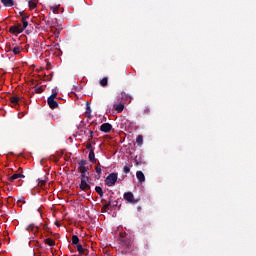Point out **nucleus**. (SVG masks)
Instances as JSON below:
<instances>
[{
    "instance_id": "obj_15",
    "label": "nucleus",
    "mask_w": 256,
    "mask_h": 256,
    "mask_svg": "<svg viewBox=\"0 0 256 256\" xmlns=\"http://www.w3.org/2000/svg\"><path fill=\"white\" fill-rule=\"evenodd\" d=\"M4 7H13L15 5L13 0H1Z\"/></svg>"
},
{
    "instance_id": "obj_41",
    "label": "nucleus",
    "mask_w": 256,
    "mask_h": 256,
    "mask_svg": "<svg viewBox=\"0 0 256 256\" xmlns=\"http://www.w3.org/2000/svg\"><path fill=\"white\" fill-rule=\"evenodd\" d=\"M89 135L91 138H93V130H89Z\"/></svg>"
},
{
    "instance_id": "obj_17",
    "label": "nucleus",
    "mask_w": 256,
    "mask_h": 256,
    "mask_svg": "<svg viewBox=\"0 0 256 256\" xmlns=\"http://www.w3.org/2000/svg\"><path fill=\"white\" fill-rule=\"evenodd\" d=\"M27 19H29V16H24L21 19L23 29H27V27L29 26V22H27Z\"/></svg>"
},
{
    "instance_id": "obj_27",
    "label": "nucleus",
    "mask_w": 256,
    "mask_h": 256,
    "mask_svg": "<svg viewBox=\"0 0 256 256\" xmlns=\"http://www.w3.org/2000/svg\"><path fill=\"white\" fill-rule=\"evenodd\" d=\"M21 47L20 46H15L13 49H12V52L14 53V55H19V53H21Z\"/></svg>"
},
{
    "instance_id": "obj_25",
    "label": "nucleus",
    "mask_w": 256,
    "mask_h": 256,
    "mask_svg": "<svg viewBox=\"0 0 256 256\" xmlns=\"http://www.w3.org/2000/svg\"><path fill=\"white\" fill-rule=\"evenodd\" d=\"M109 83V80L107 77H104L102 80H100L101 87H107V84Z\"/></svg>"
},
{
    "instance_id": "obj_44",
    "label": "nucleus",
    "mask_w": 256,
    "mask_h": 256,
    "mask_svg": "<svg viewBox=\"0 0 256 256\" xmlns=\"http://www.w3.org/2000/svg\"><path fill=\"white\" fill-rule=\"evenodd\" d=\"M32 85H35V81L34 80L32 81Z\"/></svg>"
},
{
    "instance_id": "obj_8",
    "label": "nucleus",
    "mask_w": 256,
    "mask_h": 256,
    "mask_svg": "<svg viewBox=\"0 0 256 256\" xmlns=\"http://www.w3.org/2000/svg\"><path fill=\"white\" fill-rule=\"evenodd\" d=\"M113 108L117 113H123V110L125 109V103L120 102L119 104H114Z\"/></svg>"
},
{
    "instance_id": "obj_28",
    "label": "nucleus",
    "mask_w": 256,
    "mask_h": 256,
    "mask_svg": "<svg viewBox=\"0 0 256 256\" xmlns=\"http://www.w3.org/2000/svg\"><path fill=\"white\" fill-rule=\"evenodd\" d=\"M37 181H38L39 187H43L47 183V179L38 178Z\"/></svg>"
},
{
    "instance_id": "obj_3",
    "label": "nucleus",
    "mask_w": 256,
    "mask_h": 256,
    "mask_svg": "<svg viewBox=\"0 0 256 256\" xmlns=\"http://www.w3.org/2000/svg\"><path fill=\"white\" fill-rule=\"evenodd\" d=\"M86 165H87V160H80L78 162V170L81 175L87 174V172L89 171V167H87Z\"/></svg>"
},
{
    "instance_id": "obj_40",
    "label": "nucleus",
    "mask_w": 256,
    "mask_h": 256,
    "mask_svg": "<svg viewBox=\"0 0 256 256\" xmlns=\"http://www.w3.org/2000/svg\"><path fill=\"white\" fill-rule=\"evenodd\" d=\"M105 205H108V208H109V207H112V202H111V200H109V202H108L107 204H105Z\"/></svg>"
},
{
    "instance_id": "obj_38",
    "label": "nucleus",
    "mask_w": 256,
    "mask_h": 256,
    "mask_svg": "<svg viewBox=\"0 0 256 256\" xmlns=\"http://www.w3.org/2000/svg\"><path fill=\"white\" fill-rule=\"evenodd\" d=\"M52 93H56V95H59V92L57 91V88L52 89Z\"/></svg>"
},
{
    "instance_id": "obj_19",
    "label": "nucleus",
    "mask_w": 256,
    "mask_h": 256,
    "mask_svg": "<svg viewBox=\"0 0 256 256\" xmlns=\"http://www.w3.org/2000/svg\"><path fill=\"white\" fill-rule=\"evenodd\" d=\"M44 243H46V245H49V247H55V240H53L51 238L45 239Z\"/></svg>"
},
{
    "instance_id": "obj_45",
    "label": "nucleus",
    "mask_w": 256,
    "mask_h": 256,
    "mask_svg": "<svg viewBox=\"0 0 256 256\" xmlns=\"http://www.w3.org/2000/svg\"><path fill=\"white\" fill-rule=\"evenodd\" d=\"M46 25H49V21H46Z\"/></svg>"
},
{
    "instance_id": "obj_13",
    "label": "nucleus",
    "mask_w": 256,
    "mask_h": 256,
    "mask_svg": "<svg viewBox=\"0 0 256 256\" xmlns=\"http://www.w3.org/2000/svg\"><path fill=\"white\" fill-rule=\"evenodd\" d=\"M88 159L90 163H97V160L95 159V150L89 152Z\"/></svg>"
},
{
    "instance_id": "obj_43",
    "label": "nucleus",
    "mask_w": 256,
    "mask_h": 256,
    "mask_svg": "<svg viewBox=\"0 0 256 256\" xmlns=\"http://www.w3.org/2000/svg\"><path fill=\"white\" fill-rule=\"evenodd\" d=\"M144 111H145L146 114L149 113V109L148 108H146Z\"/></svg>"
},
{
    "instance_id": "obj_18",
    "label": "nucleus",
    "mask_w": 256,
    "mask_h": 256,
    "mask_svg": "<svg viewBox=\"0 0 256 256\" xmlns=\"http://www.w3.org/2000/svg\"><path fill=\"white\" fill-rule=\"evenodd\" d=\"M27 231H31L32 233H37V231H39V228L37 226H35L34 224H30L27 227Z\"/></svg>"
},
{
    "instance_id": "obj_12",
    "label": "nucleus",
    "mask_w": 256,
    "mask_h": 256,
    "mask_svg": "<svg viewBox=\"0 0 256 256\" xmlns=\"http://www.w3.org/2000/svg\"><path fill=\"white\" fill-rule=\"evenodd\" d=\"M136 177H137L139 183H145V174L142 171H137Z\"/></svg>"
},
{
    "instance_id": "obj_10",
    "label": "nucleus",
    "mask_w": 256,
    "mask_h": 256,
    "mask_svg": "<svg viewBox=\"0 0 256 256\" xmlns=\"http://www.w3.org/2000/svg\"><path fill=\"white\" fill-rule=\"evenodd\" d=\"M47 103H48L50 109H57V107H59V103H57V101H55L51 98L47 99Z\"/></svg>"
},
{
    "instance_id": "obj_32",
    "label": "nucleus",
    "mask_w": 256,
    "mask_h": 256,
    "mask_svg": "<svg viewBox=\"0 0 256 256\" xmlns=\"http://www.w3.org/2000/svg\"><path fill=\"white\" fill-rule=\"evenodd\" d=\"M86 149H88L90 151H95V148H93V145L91 143L86 144Z\"/></svg>"
},
{
    "instance_id": "obj_21",
    "label": "nucleus",
    "mask_w": 256,
    "mask_h": 256,
    "mask_svg": "<svg viewBox=\"0 0 256 256\" xmlns=\"http://www.w3.org/2000/svg\"><path fill=\"white\" fill-rule=\"evenodd\" d=\"M136 143H137L138 147H141L143 145V135L137 136Z\"/></svg>"
},
{
    "instance_id": "obj_36",
    "label": "nucleus",
    "mask_w": 256,
    "mask_h": 256,
    "mask_svg": "<svg viewBox=\"0 0 256 256\" xmlns=\"http://www.w3.org/2000/svg\"><path fill=\"white\" fill-rule=\"evenodd\" d=\"M107 209H109V205H104L102 207V213H107Z\"/></svg>"
},
{
    "instance_id": "obj_22",
    "label": "nucleus",
    "mask_w": 256,
    "mask_h": 256,
    "mask_svg": "<svg viewBox=\"0 0 256 256\" xmlns=\"http://www.w3.org/2000/svg\"><path fill=\"white\" fill-rule=\"evenodd\" d=\"M95 172L97 173V175H101V173H103L100 162H98L97 165L95 166Z\"/></svg>"
},
{
    "instance_id": "obj_11",
    "label": "nucleus",
    "mask_w": 256,
    "mask_h": 256,
    "mask_svg": "<svg viewBox=\"0 0 256 256\" xmlns=\"http://www.w3.org/2000/svg\"><path fill=\"white\" fill-rule=\"evenodd\" d=\"M9 33H11L12 35H19L21 34V30L17 28L16 25H13L9 28Z\"/></svg>"
},
{
    "instance_id": "obj_16",
    "label": "nucleus",
    "mask_w": 256,
    "mask_h": 256,
    "mask_svg": "<svg viewBox=\"0 0 256 256\" xmlns=\"http://www.w3.org/2000/svg\"><path fill=\"white\" fill-rule=\"evenodd\" d=\"M19 101H21L20 97L12 96L10 98V103H12V105H14V106L19 105Z\"/></svg>"
},
{
    "instance_id": "obj_1",
    "label": "nucleus",
    "mask_w": 256,
    "mask_h": 256,
    "mask_svg": "<svg viewBox=\"0 0 256 256\" xmlns=\"http://www.w3.org/2000/svg\"><path fill=\"white\" fill-rule=\"evenodd\" d=\"M120 245L125 247L126 249L131 247V236L127 235L126 233H120Z\"/></svg>"
},
{
    "instance_id": "obj_9",
    "label": "nucleus",
    "mask_w": 256,
    "mask_h": 256,
    "mask_svg": "<svg viewBox=\"0 0 256 256\" xmlns=\"http://www.w3.org/2000/svg\"><path fill=\"white\" fill-rule=\"evenodd\" d=\"M76 249L79 255H89V250L83 248V245L77 244Z\"/></svg>"
},
{
    "instance_id": "obj_14",
    "label": "nucleus",
    "mask_w": 256,
    "mask_h": 256,
    "mask_svg": "<svg viewBox=\"0 0 256 256\" xmlns=\"http://www.w3.org/2000/svg\"><path fill=\"white\" fill-rule=\"evenodd\" d=\"M39 1L37 0H28V7L29 9H36Z\"/></svg>"
},
{
    "instance_id": "obj_29",
    "label": "nucleus",
    "mask_w": 256,
    "mask_h": 256,
    "mask_svg": "<svg viewBox=\"0 0 256 256\" xmlns=\"http://www.w3.org/2000/svg\"><path fill=\"white\" fill-rule=\"evenodd\" d=\"M50 9L54 15L59 13V6H51Z\"/></svg>"
},
{
    "instance_id": "obj_23",
    "label": "nucleus",
    "mask_w": 256,
    "mask_h": 256,
    "mask_svg": "<svg viewBox=\"0 0 256 256\" xmlns=\"http://www.w3.org/2000/svg\"><path fill=\"white\" fill-rule=\"evenodd\" d=\"M95 191L99 195V197H103V188H101V186H96Z\"/></svg>"
},
{
    "instance_id": "obj_31",
    "label": "nucleus",
    "mask_w": 256,
    "mask_h": 256,
    "mask_svg": "<svg viewBox=\"0 0 256 256\" xmlns=\"http://www.w3.org/2000/svg\"><path fill=\"white\" fill-rule=\"evenodd\" d=\"M81 181H89V176L87 174H81Z\"/></svg>"
},
{
    "instance_id": "obj_4",
    "label": "nucleus",
    "mask_w": 256,
    "mask_h": 256,
    "mask_svg": "<svg viewBox=\"0 0 256 256\" xmlns=\"http://www.w3.org/2000/svg\"><path fill=\"white\" fill-rule=\"evenodd\" d=\"M112 129L113 126L110 123H104L100 126V131H102V133H111Z\"/></svg>"
},
{
    "instance_id": "obj_33",
    "label": "nucleus",
    "mask_w": 256,
    "mask_h": 256,
    "mask_svg": "<svg viewBox=\"0 0 256 256\" xmlns=\"http://www.w3.org/2000/svg\"><path fill=\"white\" fill-rule=\"evenodd\" d=\"M35 93H43V87H37L35 86Z\"/></svg>"
},
{
    "instance_id": "obj_35",
    "label": "nucleus",
    "mask_w": 256,
    "mask_h": 256,
    "mask_svg": "<svg viewBox=\"0 0 256 256\" xmlns=\"http://www.w3.org/2000/svg\"><path fill=\"white\" fill-rule=\"evenodd\" d=\"M48 99H53V100L57 99V93H52V94L48 97Z\"/></svg>"
},
{
    "instance_id": "obj_6",
    "label": "nucleus",
    "mask_w": 256,
    "mask_h": 256,
    "mask_svg": "<svg viewBox=\"0 0 256 256\" xmlns=\"http://www.w3.org/2000/svg\"><path fill=\"white\" fill-rule=\"evenodd\" d=\"M81 191H89L91 189V185H89V181L82 180L79 185Z\"/></svg>"
},
{
    "instance_id": "obj_37",
    "label": "nucleus",
    "mask_w": 256,
    "mask_h": 256,
    "mask_svg": "<svg viewBox=\"0 0 256 256\" xmlns=\"http://www.w3.org/2000/svg\"><path fill=\"white\" fill-rule=\"evenodd\" d=\"M17 203H25V197L18 198Z\"/></svg>"
},
{
    "instance_id": "obj_5",
    "label": "nucleus",
    "mask_w": 256,
    "mask_h": 256,
    "mask_svg": "<svg viewBox=\"0 0 256 256\" xmlns=\"http://www.w3.org/2000/svg\"><path fill=\"white\" fill-rule=\"evenodd\" d=\"M124 199L125 201H128V203H137V201H135V196L132 192H125Z\"/></svg>"
},
{
    "instance_id": "obj_7",
    "label": "nucleus",
    "mask_w": 256,
    "mask_h": 256,
    "mask_svg": "<svg viewBox=\"0 0 256 256\" xmlns=\"http://www.w3.org/2000/svg\"><path fill=\"white\" fill-rule=\"evenodd\" d=\"M16 179H25V175L21 174V173H16V174H13L12 176H10L8 178V181L10 183H13V181H15Z\"/></svg>"
},
{
    "instance_id": "obj_2",
    "label": "nucleus",
    "mask_w": 256,
    "mask_h": 256,
    "mask_svg": "<svg viewBox=\"0 0 256 256\" xmlns=\"http://www.w3.org/2000/svg\"><path fill=\"white\" fill-rule=\"evenodd\" d=\"M117 179H118L117 173L115 172L110 173L105 179V185H107V187H113L115 186V183H117Z\"/></svg>"
},
{
    "instance_id": "obj_34",
    "label": "nucleus",
    "mask_w": 256,
    "mask_h": 256,
    "mask_svg": "<svg viewBox=\"0 0 256 256\" xmlns=\"http://www.w3.org/2000/svg\"><path fill=\"white\" fill-rule=\"evenodd\" d=\"M16 27H17V29H19L21 31V33H23V31H25V28H23L22 24H17Z\"/></svg>"
},
{
    "instance_id": "obj_20",
    "label": "nucleus",
    "mask_w": 256,
    "mask_h": 256,
    "mask_svg": "<svg viewBox=\"0 0 256 256\" xmlns=\"http://www.w3.org/2000/svg\"><path fill=\"white\" fill-rule=\"evenodd\" d=\"M120 99H122V101H129V99H131V96L126 94L125 92H122L120 94Z\"/></svg>"
},
{
    "instance_id": "obj_24",
    "label": "nucleus",
    "mask_w": 256,
    "mask_h": 256,
    "mask_svg": "<svg viewBox=\"0 0 256 256\" xmlns=\"http://www.w3.org/2000/svg\"><path fill=\"white\" fill-rule=\"evenodd\" d=\"M72 245H79V236L78 235L72 236Z\"/></svg>"
},
{
    "instance_id": "obj_30",
    "label": "nucleus",
    "mask_w": 256,
    "mask_h": 256,
    "mask_svg": "<svg viewBox=\"0 0 256 256\" xmlns=\"http://www.w3.org/2000/svg\"><path fill=\"white\" fill-rule=\"evenodd\" d=\"M123 172L127 175V174L131 173V168L129 166H124Z\"/></svg>"
},
{
    "instance_id": "obj_42",
    "label": "nucleus",
    "mask_w": 256,
    "mask_h": 256,
    "mask_svg": "<svg viewBox=\"0 0 256 256\" xmlns=\"http://www.w3.org/2000/svg\"><path fill=\"white\" fill-rule=\"evenodd\" d=\"M19 15H20V17H25L23 11H22V12H19Z\"/></svg>"
},
{
    "instance_id": "obj_46",
    "label": "nucleus",
    "mask_w": 256,
    "mask_h": 256,
    "mask_svg": "<svg viewBox=\"0 0 256 256\" xmlns=\"http://www.w3.org/2000/svg\"><path fill=\"white\" fill-rule=\"evenodd\" d=\"M49 15H51V12H49Z\"/></svg>"
},
{
    "instance_id": "obj_26",
    "label": "nucleus",
    "mask_w": 256,
    "mask_h": 256,
    "mask_svg": "<svg viewBox=\"0 0 256 256\" xmlns=\"http://www.w3.org/2000/svg\"><path fill=\"white\" fill-rule=\"evenodd\" d=\"M85 114L87 115V117H89V115H91V104H89V102H86V112Z\"/></svg>"
},
{
    "instance_id": "obj_39",
    "label": "nucleus",
    "mask_w": 256,
    "mask_h": 256,
    "mask_svg": "<svg viewBox=\"0 0 256 256\" xmlns=\"http://www.w3.org/2000/svg\"><path fill=\"white\" fill-rule=\"evenodd\" d=\"M117 204H118L117 201L112 202V207H117Z\"/></svg>"
}]
</instances>
